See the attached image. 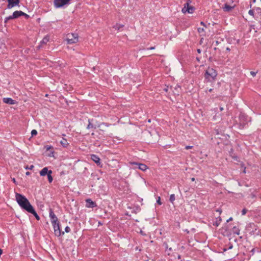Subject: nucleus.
<instances>
[{
	"label": "nucleus",
	"mask_w": 261,
	"mask_h": 261,
	"mask_svg": "<svg viewBox=\"0 0 261 261\" xmlns=\"http://www.w3.org/2000/svg\"><path fill=\"white\" fill-rule=\"evenodd\" d=\"M15 198L19 206L28 212L33 207L28 199L24 196L19 193H16Z\"/></svg>",
	"instance_id": "1"
},
{
	"label": "nucleus",
	"mask_w": 261,
	"mask_h": 261,
	"mask_svg": "<svg viewBox=\"0 0 261 261\" xmlns=\"http://www.w3.org/2000/svg\"><path fill=\"white\" fill-rule=\"evenodd\" d=\"M217 75L216 70L212 68H208L205 73V78L210 82L214 80Z\"/></svg>",
	"instance_id": "2"
},
{
	"label": "nucleus",
	"mask_w": 261,
	"mask_h": 261,
	"mask_svg": "<svg viewBox=\"0 0 261 261\" xmlns=\"http://www.w3.org/2000/svg\"><path fill=\"white\" fill-rule=\"evenodd\" d=\"M66 40L68 44H73L78 42V35L76 33L68 34L67 35Z\"/></svg>",
	"instance_id": "3"
},
{
	"label": "nucleus",
	"mask_w": 261,
	"mask_h": 261,
	"mask_svg": "<svg viewBox=\"0 0 261 261\" xmlns=\"http://www.w3.org/2000/svg\"><path fill=\"white\" fill-rule=\"evenodd\" d=\"M71 0H54V4L56 8H59L68 5L70 4Z\"/></svg>",
	"instance_id": "4"
},
{
	"label": "nucleus",
	"mask_w": 261,
	"mask_h": 261,
	"mask_svg": "<svg viewBox=\"0 0 261 261\" xmlns=\"http://www.w3.org/2000/svg\"><path fill=\"white\" fill-rule=\"evenodd\" d=\"M23 15V12L21 11H15L11 16L7 17L5 19V23H7L9 20L16 19Z\"/></svg>",
	"instance_id": "5"
},
{
	"label": "nucleus",
	"mask_w": 261,
	"mask_h": 261,
	"mask_svg": "<svg viewBox=\"0 0 261 261\" xmlns=\"http://www.w3.org/2000/svg\"><path fill=\"white\" fill-rule=\"evenodd\" d=\"M51 224L54 227L55 234L56 236L60 237L64 234V231H61L59 222L58 221L57 222L52 223Z\"/></svg>",
	"instance_id": "6"
},
{
	"label": "nucleus",
	"mask_w": 261,
	"mask_h": 261,
	"mask_svg": "<svg viewBox=\"0 0 261 261\" xmlns=\"http://www.w3.org/2000/svg\"><path fill=\"white\" fill-rule=\"evenodd\" d=\"M129 164L132 166H135V167H134V168H138V169L143 171H145L148 169L147 166L144 164L138 163L134 162H129Z\"/></svg>",
	"instance_id": "7"
},
{
	"label": "nucleus",
	"mask_w": 261,
	"mask_h": 261,
	"mask_svg": "<svg viewBox=\"0 0 261 261\" xmlns=\"http://www.w3.org/2000/svg\"><path fill=\"white\" fill-rule=\"evenodd\" d=\"M8 5L7 8L11 9L13 7L19 6L20 0H7Z\"/></svg>",
	"instance_id": "8"
},
{
	"label": "nucleus",
	"mask_w": 261,
	"mask_h": 261,
	"mask_svg": "<svg viewBox=\"0 0 261 261\" xmlns=\"http://www.w3.org/2000/svg\"><path fill=\"white\" fill-rule=\"evenodd\" d=\"M49 217L50 218L51 223L57 222L58 221L57 217L51 209L49 210Z\"/></svg>",
	"instance_id": "9"
},
{
	"label": "nucleus",
	"mask_w": 261,
	"mask_h": 261,
	"mask_svg": "<svg viewBox=\"0 0 261 261\" xmlns=\"http://www.w3.org/2000/svg\"><path fill=\"white\" fill-rule=\"evenodd\" d=\"M86 206L87 207L93 208L96 206V203L91 200L90 199H87L86 200Z\"/></svg>",
	"instance_id": "10"
},
{
	"label": "nucleus",
	"mask_w": 261,
	"mask_h": 261,
	"mask_svg": "<svg viewBox=\"0 0 261 261\" xmlns=\"http://www.w3.org/2000/svg\"><path fill=\"white\" fill-rule=\"evenodd\" d=\"M195 8L194 7L191 6L190 7L188 8H186V7H183L182 8L181 11L183 13H193Z\"/></svg>",
	"instance_id": "11"
},
{
	"label": "nucleus",
	"mask_w": 261,
	"mask_h": 261,
	"mask_svg": "<svg viewBox=\"0 0 261 261\" xmlns=\"http://www.w3.org/2000/svg\"><path fill=\"white\" fill-rule=\"evenodd\" d=\"M3 100L4 102L9 105H14L17 103L16 101L12 99L11 98H4Z\"/></svg>",
	"instance_id": "12"
},
{
	"label": "nucleus",
	"mask_w": 261,
	"mask_h": 261,
	"mask_svg": "<svg viewBox=\"0 0 261 261\" xmlns=\"http://www.w3.org/2000/svg\"><path fill=\"white\" fill-rule=\"evenodd\" d=\"M91 159L93 162H94L97 165L100 164V159L97 155H95V154L91 155Z\"/></svg>",
	"instance_id": "13"
},
{
	"label": "nucleus",
	"mask_w": 261,
	"mask_h": 261,
	"mask_svg": "<svg viewBox=\"0 0 261 261\" xmlns=\"http://www.w3.org/2000/svg\"><path fill=\"white\" fill-rule=\"evenodd\" d=\"M49 172V170H48L47 167H44L40 171V175L42 176H44L47 175Z\"/></svg>",
	"instance_id": "14"
},
{
	"label": "nucleus",
	"mask_w": 261,
	"mask_h": 261,
	"mask_svg": "<svg viewBox=\"0 0 261 261\" xmlns=\"http://www.w3.org/2000/svg\"><path fill=\"white\" fill-rule=\"evenodd\" d=\"M233 9V7L230 6L227 4H225L224 7L223 8V9L225 12H229Z\"/></svg>",
	"instance_id": "15"
},
{
	"label": "nucleus",
	"mask_w": 261,
	"mask_h": 261,
	"mask_svg": "<svg viewBox=\"0 0 261 261\" xmlns=\"http://www.w3.org/2000/svg\"><path fill=\"white\" fill-rule=\"evenodd\" d=\"M60 144L63 147H67L69 145V143L67 142V140L65 138H62V139L60 141Z\"/></svg>",
	"instance_id": "16"
},
{
	"label": "nucleus",
	"mask_w": 261,
	"mask_h": 261,
	"mask_svg": "<svg viewBox=\"0 0 261 261\" xmlns=\"http://www.w3.org/2000/svg\"><path fill=\"white\" fill-rule=\"evenodd\" d=\"M29 213L33 214L35 217V218H36L37 220H38L40 219L39 216L38 215L37 213L35 212V211L33 207L30 210V211L29 212Z\"/></svg>",
	"instance_id": "17"
},
{
	"label": "nucleus",
	"mask_w": 261,
	"mask_h": 261,
	"mask_svg": "<svg viewBox=\"0 0 261 261\" xmlns=\"http://www.w3.org/2000/svg\"><path fill=\"white\" fill-rule=\"evenodd\" d=\"M49 41V38L48 37H45L40 42V45L38 46L39 47H40L41 45L43 44H45Z\"/></svg>",
	"instance_id": "18"
},
{
	"label": "nucleus",
	"mask_w": 261,
	"mask_h": 261,
	"mask_svg": "<svg viewBox=\"0 0 261 261\" xmlns=\"http://www.w3.org/2000/svg\"><path fill=\"white\" fill-rule=\"evenodd\" d=\"M222 221V219L220 217H218V218H217L216 219V221L214 222V225L216 226H218L221 222Z\"/></svg>",
	"instance_id": "19"
},
{
	"label": "nucleus",
	"mask_w": 261,
	"mask_h": 261,
	"mask_svg": "<svg viewBox=\"0 0 261 261\" xmlns=\"http://www.w3.org/2000/svg\"><path fill=\"white\" fill-rule=\"evenodd\" d=\"M53 172L51 170H49V173L47 174L48 180L49 183H51L53 180V178L51 176Z\"/></svg>",
	"instance_id": "20"
},
{
	"label": "nucleus",
	"mask_w": 261,
	"mask_h": 261,
	"mask_svg": "<svg viewBox=\"0 0 261 261\" xmlns=\"http://www.w3.org/2000/svg\"><path fill=\"white\" fill-rule=\"evenodd\" d=\"M255 14L261 15V8L259 7H255Z\"/></svg>",
	"instance_id": "21"
},
{
	"label": "nucleus",
	"mask_w": 261,
	"mask_h": 261,
	"mask_svg": "<svg viewBox=\"0 0 261 261\" xmlns=\"http://www.w3.org/2000/svg\"><path fill=\"white\" fill-rule=\"evenodd\" d=\"M197 31L199 33L201 34V35H202V36L205 35V30H204V28H198Z\"/></svg>",
	"instance_id": "22"
},
{
	"label": "nucleus",
	"mask_w": 261,
	"mask_h": 261,
	"mask_svg": "<svg viewBox=\"0 0 261 261\" xmlns=\"http://www.w3.org/2000/svg\"><path fill=\"white\" fill-rule=\"evenodd\" d=\"M233 232L235 234H237L238 235L240 233V229L237 227L236 226H234L232 229Z\"/></svg>",
	"instance_id": "23"
},
{
	"label": "nucleus",
	"mask_w": 261,
	"mask_h": 261,
	"mask_svg": "<svg viewBox=\"0 0 261 261\" xmlns=\"http://www.w3.org/2000/svg\"><path fill=\"white\" fill-rule=\"evenodd\" d=\"M191 0H186V3L184 4V7H186V8H188L191 6L190 4L191 3Z\"/></svg>",
	"instance_id": "24"
},
{
	"label": "nucleus",
	"mask_w": 261,
	"mask_h": 261,
	"mask_svg": "<svg viewBox=\"0 0 261 261\" xmlns=\"http://www.w3.org/2000/svg\"><path fill=\"white\" fill-rule=\"evenodd\" d=\"M123 27V25L116 24L114 26V28L116 30H119L121 28H122Z\"/></svg>",
	"instance_id": "25"
},
{
	"label": "nucleus",
	"mask_w": 261,
	"mask_h": 261,
	"mask_svg": "<svg viewBox=\"0 0 261 261\" xmlns=\"http://www.w3.org/2000/svg\"><path fill=\"white\" fill-rule=\"evenodd\" d=\"M254 13H255V9H254V8L253 9H251V10H250L248 12V14L251 15V16H252L254 18H255V16H254Z\"/></svg>",
	"instance_id": "26"
},
{
	"label": "nucleus",
	"mask_w": 261,
	"mask_h": 261,
	"mask_svg": "<svg viewBox=\"0 0 261 261\" xmlns=\"http://www.w3.org/2000/svg\"><path fill=\"white\" fill-rule=\"evenodd\" d=\"M175 199V197L174 194H171L170 196L169 200L172 203H173L174 200Z\"/></svg>",
	"instance_id": "27"
},
{
	"label": "nucleus",
	"mask_w": 261,
	"mask_h": 261,
	"mask_svg": "<svg viewBox=\"0 0 261 261\" xmlns=\"http://www.w3.org/2000/svg\"><path fill=\"white\" fill-rule=\"evenodd\" d=\"M88 121H89V124L87 126V128L89 129L90 128H93V125L90 122V120H89Z\"/></svg>",
	"instance_id": "28"
},
{
	"label": "nucleus",
	"mask_w": 261,
	"mask_h": 261,
	"mask_svg": "<svg viewBox=\"0 0 261 261\" xmlns=\"http://www.w3.org/2000/svg\"><path fill=\"white\" fill-rule=\"evenodd\" d=\"M37 134V132L36 129H33L31 132L32 136L36 135Z\"/></svg>",
	"instance_id": "29"
},
{
	"label": "nucleus",
	"mask_w": 261,
	"mask_h": 261,
	"mask_svg": "<svg viewBox=\"0 0 261 261\" xmlns=\"http://www.w3.org/2000/svg\"><path fill=\"white\" fill-rule=\"evenodd\" d=\"M156 202L159 205H161L162 204V202L161 201V198H160V197H158V199H157V200H156Z\"/></svg>",
	"instance_id": "30"
},
{
	"label": "nucleus",
	"mask_w": 261,
	"mask_h": 261,
	"mask_svg": "<svg viewBox=\"0 0 261 261\" xmlns=\"http://www.w3.org/2000/svg\"><path fill=\"white\" fill-rule=\"evenodd\" d=\"M34 167V166L33 165H31L30 166V167H29L28 166H26L25 167V169H30V170H32L33 168Z\"/></svg>",
	"instance_id": "31"
},
{
	"label": "nucleus",
	"mask_w": 261,
	"mask_h": 261,
	"mask_svg": "<svg viewBox=\"0 0 261 261\" xmlns=\"http://www.w3.org/2000/svg\"><path fill=\"white\" fill-rule=\"evenodd\" d=\"M65 231L66 232H69L70 231V228L69 226H66L65 228Z\"/></svg>",
	"instance_id": "32"
},
{
	"label": "nucleus",
	"mask_w": 261,
	"mask_h": 261,
	"mask_svg": "<svg viewBox=\"0 0 261 261\" xmlns=\"http://www.w3.org/2000/svg\"><path fill=\"white\" fill-rule=\"evenodd\" d=\"M247 211L246 209H245V208L243 209L242 211V215H245L246 214Z\"/></svg>",
	"instance_id": "33"
},
{
	"label": "nucleus",
	"mask_w": 261,
	"mask_h": 261,
	"mask_svg": "<svg viewBox=\"0 0 261 261\" xmlns=\"http://www.w3.org/2000/svg\"><path fill=\"white\" fill-rule=\"evenodd\" d=\"M22 16H24L27 19H28L30 17V16L28 15L27 14L23 12V15Z\"/></svg>",
	"instance_id": "34"
},
{
	"label": "nucleus",
	"mask_w": 261,
	"mask_h": 261,
	"mask_svg": "<svg viewBox=\"0 0 261 261\" xmlns=\"http://www.w3.org/2000/svg\"><path fill=\"white\" fill-rule=\"evenodd\" d=\"M251 75H252L253 76H255L256 75V72L254 71H251L250 72Z\"/></svg>",
	"instance_id": "35"
},
{
	"label": "nucleus",
	"mask_w": 261,
	"mask_h": 261,
	"mask_svg": "<svg viewBox=\"0 0 261 261\" xmlns=\"http://www.w3.org/2000/svg\"><path fill=\"white\" fill-rule=\"evenodd\" d=\"M244 118H245V116L244 115H241L240 116V119L241 121H242V119H244Z\"/></svg>",
	"instance_id": "36"
},
{
	"label": "nucleus",
	"mask_w": 261,
	"mask_h": 261,
	"mask_svg": "<svg viewBox=\"0 0 261 261\" xmlns=\"http://www.w3.org/2000/svg\"><path fill=\"white\" fill-rule=\"evenodd\" d=\"M193 148V146H186L185 148L186 149H191Z\"/></svg>",
	"instance_id": "37"
},
{
	"label": "nucleus",
	"mask_w": 261,
	"mask_h": 261,
	"mask_svg": "<svg viewBox=\"0 0 261 261\" xmlns=\"http://www.w3.org/2000/svg\"><path fill=\"white\" fill-rule=\"evenodd\" d=\"M232 248H233V245L232 244H230V245L228 248V249H231Z\"/></svg>",
	"instance_id": "38"
},
{
	"label": "nucleus",
	"mask_w": 261,
	"mask_h": 261,
	"mask_svg": "<svg viewBox=\"0 0 261 261\" xmlns=\"http://www.w3.org/2000/svg\"><path fill=\"white\" fill-rule=\"evenodd\" d=\"M200 24L202 25L203 26H204L205 28L206 27V25L205 24V23L203 21L200 22Z\"/></svg>",
	"instance_id": "39"
},
{
	"label": "nucleus",
	"mask_w": 261,
	"mask_h": 261,
	"mask_svg": "<svg viewBox=\"0 0 261 261\" xmlns=\"http://www.w3.org/2000/svg\"><path fill=\"white\" fill-rule=\"evenodd\" d=\"M155 48V46H152V47H149V48H148L147 49L148 50H151V49H154Z\"/></svg>",
	"instance_id": "40"
},
{
	"label": "nucleus",
	"mask_w": 261,
	"mask_h": 261,
	"mask_svg": "<svg viewBox=\"0 0 261 261\" xmlns=\"http://www.w3.org/2000/svg\"><path fill=\"white\" fill-rule=\"evenodd\" d=\"M231 220H232V218L230 217V218H229V219H228L227 220V222H228L229 221H231Z\"/></svg>",
	"instance_id": "41"
},
{
	"label": "nucleus",
	"mask_w": 261,
	"mask_h": 261,
	"mask_svg": "<svg viewBox=\"0 0 261 261\" xmlns=\"http://www.w3.org/2000/svg\"><path fill=\"white\" fill-rule=\"evenodd\" d=\"M197 51L198 53L200 54L201 53V50L200 49H197Z\"/></svg>",
	"instance_id": "42"
},
{
	"label": "nucleus",
	"mask_w": 261,
	"mask_h": 261,
	"mask_svg": "<svg viewBox=\"0 0 261 261\" xmlns=\"http://www.w3.org/2000/svg\"><path fill=\"white\" fill-rule=\"evenodd\" d=\"M217 212H218L220 214L222 213V211L219 209L217 210Z\"/></svg>",
	"instance_id": "43"
},
{
	"label": "nucleus",
	"mask_w": 261,
	"mask_h": 261,
	"mask_svg": "<svg viewBox=\"0 0 261 261\" xmlns=\"http://www.w3.org/2000/svg\"><path fill=\"white\" fill-rule=\"evenodd\" d=\"M51 146H47V147H46V149L48 150H49L50 148H51Z\"/></svg>",
	"instance_id": "44"
},
{
	"label": "nucleus",
	"mask_w": 261,
	"mask_h": 261,
	"mask_svg": "<svg viewBox=\"0 0 261 261\" xmlns=\"http://www.w3.org/2000/svg\"><path fill=\"white\" fill-rule=\"evenodd\" d=\"M25 174H26L27 175H29L30 174V172H27L25 173Z\"/></svg>",
	"instance_id": "45"
},
{
	"label": "nucleus",
	"mask_w": 261,
	"mask_h": 261,
	"mask_svg": "<svg viewBox=\"0 0 261 261\" xmlns=\"http://www.w3.org/2000/svg\"><path fill=\"white\" fill-rule=\"evenodd\" d=\"M220 110L221 111H222L224 110V109H223V107H220Z\"/></svg>",
	"instance_id": "46"
},
{
	"label": "nucleus",
	"mask_w": 261,
	"mask_h": 261,
	"mask_svg": "<svg viewBox=\"0 0 261 261\" xmlns=\"http://www.w3.org/2000/svg\"><path fill=\"white\" fill-rule=\"evenodd\" d=\"M164 244H165V246H166V248L167 249V248H168V246H167V244L166 243H165Z\"/></svg>",
	"instance_id": "47"
},
{
	"label": "nucleus",
	"mask_w": 261,
	"mask_h": 261,
	"mask_svg": "<svg viewBox=\"0 0 261 261\" xmlns=\"http://www.w3.org/2000/svg\"><path fill=\"white\" fill-rule=\"evenodd\" d=\"M191 180H192V181H195V178H194V177H192V178H191Z\"/></svg>",
	"instance_id": "48"
},
{
	"label": "nucleus",
	"mask_w": 261,
	"mask_h": 261,
	"mask_svg": "<svg viewBox=\"0 0 261 261\" xmlns=\"http://www.w3.org/2000/svg\"><path fill=\"white\" fill-rule=\"evenodd\" d=\"M227 250H228V248H224V249H223V251H227Z\"/></svg>",
	"instance_id": "49"
},
{
	"label": "nucleus",
	"mask_w": 261,
	"mask_h": 261,
	"mask_svg": "<svg viewBox=\"0 0 261 261\" xmlns=\"http://www.w3.org/2000/svg\"><path fill=\"white\" fill-rule=\"evenodd\" d=\"M212 91H213V89H210L208 90V91H209L210 92H212Z\"/></svg>",
	"instance_id": "50"
},
{
	"label": "nucleus",
	"mask_w": 261,
	"mask_h": 261,
	"mask_svg": "<svg viewBox=\"0 0 261 261\" xmlns=\"http://www.w3.org/2000/svg\"><path fill=\"white\" fill-rule=\"evenodd\" d=\"M243 173H246V168H244V169Z\"/></svg>",
	"instance_id": "51"
},
{
	"label": "nucleus",
	"mask_w": 261,
	"mask_h": 261,
	"mask_svg": "<svg viewBox=\"0 0 261 261\" xmlns=\"http://www.w3.org/2000/svg\"><path fill=\"white\" fill-rule=\"evenodd\" d=\"M12 180H13V182H16L15 179L14 178H13V179H12Z\"/></svg>",
	"instance_id": "52"
},
{
	"label": "nucleus",
	"mask_w": 261,
	"mask_h": 261,
	"mask_svg": "<svg viewBox=\"0 0 261 261\" xmlns=\"http://www.w3.org/2000/svg\"><path fill=\"white\" fill-rule=\"evenodd\" d=\"M243 125H245V123L244 122H243L242 123H241Z\"/></svg>",
	"instance_id": "53"
},
{
	"label": "nucleus",
	"mask_w": 261,
	"mask_h": 261,
	"mask_svg": "<svg viewBox=\"0 0 261 261\" xmlns=\"http://www.w3.org/2000/svg\"><path fill=\"white\" fill-rule=\"evenodd\" d=\"M202 42V39H201L200 43H201Z\"/></svg>",
	"instance_id": "54"
},
{
	"label": "nucleus",
	"mask_w": 261,
	"mask_h": 261,
	"mask_svg": "<svg viewBox=\"0 0 261 261\" xmlns=\"http://www.w3.org/2000/svg\"><path fill=\"white\" fill-rule=\"evenodd\" d=\"M169 250H170V251H171V250H172V249H171V248H170L169 249Z\"/></svg>",
	"instance_id": "55"
},
{
	"label": "nucleus",
	"mask_w": 261,
	"mask_h": 261,
	"mask_svg": "<svg viewBox=\"0 0 261 261\" xmlns=\"http://www.w3.org/2000/svg\"><path fill=\"white\" fill-rule=\"evenodd\" d=\"M178 258L179 259V258H180V255H179V256H178Z\"/></svg>",
	"instance_id": "56"
},
{
	"label": "nucleus",
	"mask_w": 261,
	"mask_h": 261,
	"mask_svg": "<svg viewBox=\"0 0 261 261\" xmlns=\"http://www.w3.org/2000/svg\"><path fill=\"white\" fill-rule=\"evenodd\" d=\"M227 50H229L230 49L228 48H227Z\"/></svg>",
	"instance_id": "57"
},
{
	"label": "nucleus",
	"mask_w": 261,
	"mask_h": 261,
	"mask_svg": "<svg viewBox=\"0 0 261 261\" xmlns=\"http://www.w3.org/2000/svg\"><path fill=\"white\" fill-rule=\"evenodd\" d=\"M148 121L149 122H150V119H149V120H148Z\"/></svg>",
	"instance_id": "58"
}]
</instances>
